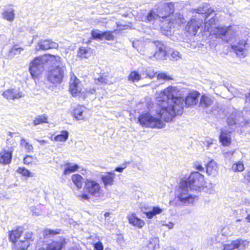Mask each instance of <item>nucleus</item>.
<instances>
[{
    "label": "nucleus",
    "instance_id": "c756f323",
    "mask_svg": "<svg viewBox=\"0 0 250 250\" xmlns=\"http://www.w3.org/2000/svg\"><path fill=\"white\" fill-rule=\"evenodd\" d=\"M69 133L66 130H62L60 134L56 135L54 141L56 142H65L68 138Z\"/></svg>",
    "mask_w": 250,
    "mask_h": 250
},
{
    "label": "nucleus",
    "instance_id": "6ab92c4d",
    "mask_svg": "<svg viewBox=\"0 0 250 250\" xmlns=\"http://www.w3.org/2000/svg\"><path fill=\"white\" fill-rule=\"evenodd\" d=\"M213 104V98L207 94H203L201 95L199 105L204 108H207L211 106Z\"/></svg>",
    "mask_w": 250,
    "mask_h": 250
},
{
    "label": "nucleus",
    "instance_id": "79ce46f5",
    "mask_svg": "<svg viewBox=\"0 0 250 250\" xmlns=\"http://www.w3.org/2000/svg\"><path fill=\"white\" fill-rule=\"evenodd\" d=\"M233 51L236 53V55L240 58H243L245 56V48H232Z\"/></svg>",
    "mask_w": 250,
    "mask_h": 250
},
{
    "label": "nucleus",
    "instance_id": "ddd939ff",
    "mask_svg": "<svg viewBox=\"0 0 250 250\" xmlns=\"http://www.w3.org/2000/svg\"><path fill=\"white\" fill-rule=\"evenodd\" d=\"M174 11V4L171 2H168L161 4L158 7L157 13H158L160 18L165 19L173 13Z\"/></svg>",
    "mask_w": 250,
    "mask_h": 250
},
{
    "label": "nucleus",
    "instance_id": "412c9836",
    "mask_svg": "<svg viewBox=\"0 0 250 250\" xmlns=\"http://www.w3.org/2000/svg\"><path fill=\"white\" fill-rule=\"evenodd\" d=\"M218 166L213 160L210 161L206 166V172L208 175H215L217 173Z\"/></svg>",
    "mask_w": 250,
    "mask_h": 250
},
{
    "label": "nucleus",
    "instance_id": "4be33fe9",
    "mask_svg": "<svg viewBox=\"0 0 250 250\" xmlns=\"http://www.w3.org/2000/svg\"><path fill=\"white\" fill-rule=\"evenodd\" d=\"M71 180L73 184L78 189H81L82 187L83 182V178L79 174H74L71 176Z\"/></svg>",
    "mask_w": 250,
    "mask_h": 250
},
{
    "label": "nucleus",
    "instance_id": "39448f33",
    "mask_svg": "<svg viewBox=\"0 0 250 250\" xmlns=\"http://www.w3.org/2000/svg\"><path fill=\"white\" fill-rule=\"evenodd\" d=\"M103 195V189L98 181L93 179H86L84 181L83 191L77 196L81 201H89L91 196L100 197Z\"/></svg>",
    "mask_w": 250,
    "mask_h": 250
},
{
    "label": "nucleus",
    "instance_id": "f03ea898",
    "mask_svg": "<svg viewBox=\"0 0 250 250\" xmlns=\"http://www.w3.org/2000/svg\"><path fill=\"white\" fill-rule=\"evenodd\" d=\"M23 231L24 228L22 226H16L8 231V239L12 243V250H27L34 241V234L30 231L25 232L23 239L19 240L22 235Z\"/></svg>",
    "mask_w": 250,
    "mask_h": 250
},
{
    "label": "nucleus",
    "instance_id": "423d86ee",
    "mask_svg": "<svg viewBox=\"0 0 250 250\" xmlns=\"http://www.w3.org/2000/svg\"><path fill=\"white\" fill-rule=\"evenodd\" d=\"M157 105V103L156 104ZM157 110L156 113L158 110V107L157 105ZM156 115H157L156 114ZM158 116V115H157ZM159 118H157L152 116L149 113H143L140 114L138 117V121L139 123L143 126L145 127H150L152 128H162L165 126V124L163 123L161 120H163L159 116Z\"/></svg>",
    "mask_w": 250,
    "mask_h": 250
},
{
    "label": "nucleus",
    "instance_id": "a18cd8bd",
    "mask_svg": "<svg viewBox=\"0 0 250 250\" xmlns=\"http://www.w3.org/2000/svg\"><path fill=\"white\" fill-rule=\"evenodd\" d=\"M193 167L199 171H202L204 170V167L197 161L193 163Z\"/></svg>",
    "mask_w": 250,
    "mask_h": 250
},
{
    "label": "nucleus",
    "instance_id": "3c124183",
    "mask_svg": "<svg viewBox=\"0 0 250 250\" xmlns=\"http://www.w3.org/2000/svg\"><path fill=\"white\" fill-rule=\"evenodd\" d=\"M232 246V245L231 243L230 244H225L224 245L223 250H233L234 249Z\"/></svg>",
    "mask_w": 250,
    "mask_h": 250
},
{
    "label": "nucleus",
    "instance_id": "de8ad7c7",
    "mask_svg": "<svg viewBox=\"0 0 250 250\" xmlns=\"http://www.w3.org/2000/svg\"><path fill=\"white\" fill-rule=\"evenodd\" d=\"M152 211L156 215L160 214L162 212V209L159 207H153Z\"/></svg>",
    "mask_w": 250,
    "mask_h": 250
},
{
    "label": "nucleus",
    "instance_id": "b1692460",
    "mask_svg": "<svg viewBox=\"0 0 250 250\" xmlns=\"http://www.w3.org/2000/svg\"><path fill=\"white\" fill-rule=\"evenodd\" d=\"M14 11L12 8L9 7L4 10L2 13V17L9 21H12L14 19Z\"/></svg>",
    "mask_w": 250,
    "mask_h": 250
},
{
    "label": "nucleus",
    "instance_id": "4c0bfd02",
    "mask_svg": "<svg viewBox=\"0 0 250 250\" xmlns=\"http://www.w3.org/2000/svg\"><path fill=\"white\" fill-rule=\"evenodd\" d=\"M92 37L95 39L103 40V32L99 30H93L91 32Z\"/></svg>",
    "mask_w": 250,
    "mask_h": 250
},
{
    "label": "nucleus",
    "instance_id": "58836bf2",
    "mask_svg": "<svg viewBox=\"0 0 250 250\" xmlns=\"http://www.w3.org/2000/svg\"><path fill=\"white\" fill-rule=\"evenodd\" d=\"M166 55V51L163 49V48H159L158 51L155 52L154 54V56L156 59H161L165 57Z\"/></svg>",
    "mask_w": 250,
    "mask_h": 250
},
{
    "label": "nucleus",
    "instance_id": "0eeeda50",
    "mask_svg": "<svg viewBox=\"0 0 250 250\" xmlns=\"http://www.w3.org/2000/svg\"><path fill=\"white\" fill-rule=\"evenodd\" d=\"M237 28V27L232 26L217 27L214 32L215 37L221 39L226 42H228L236 37Z\"/></svg>",
    "mask_w": 250,
    "mask_h": 250
},
{
    "label": "nucleus",
    "instance_id": "f704fd0d",
    "mask_svg": "<svg viewBox=\"0 0 250 250\" xmlns=\"http://www.w3.org/2000/svg\"><path fill=\"white\" fill-rule=\"evenodd\" d=\"M20 144L24 148L26 152L30 153L33 151L34 147L32 145L27 142L24 139L21 140Z\"/></svg>",
    "mask_w": 250,
    "mask_h": 250
},
{
    "label": "nucleus",
    "instance_id": "13d9d810",
    "mask_svg": "<svg viewBox=\"0 0 250 250\" xmlns=\"http://www.w3.org/2000/svg\"><path fill=\"white\" fill-rule=\"evenodd\" d=\"M110 215V213L109 212H105L104 214L105 217H107Z\"/></svg>",
    "mask_w": 250,
    "mask_h": 250
},
{
    "label": "nucleus",
    "instance_id": "5701e85b",
    "mask_svg": "<svg viewBox=\"0 0 250 250\" xmlns=\"http://www.w3.org/2000/svg\"><path fill=\"white\" fill-rule=\"evenodd\" d=\"M48 116L46 114L37 115L33 120V124L35 126L42 124H48Z\"/></svg>",
    "mask_w": 250,
    "mask_h": 250
},
{
    "label": "nucleus",
    "instance_id": "c85d7f7f",
    "mask_svg": "<svg viewBox=\"0 0 250 250\" xmlns=\"http://www.w3.org/2000/svg\"><path fill=\"white\" fill-rule=\"evenodd\" d=\"M39 47H58V44L49 39L41 40L38 42Z\"/></svg>",
    "mask_w": 250,
    "mask_h": 250
},
{
    "label": "nucleus",
    "instance_id": "0e129e2a",
    "mask_svg": "<svg viewBox=\"0 0 250 250\" xmlns=\"http://www.w3.org/2000/svg\"><path fill=\"white\" fill-rule=\"evenodd\" d=\"M175 54V53L173 52L172 54V56L174 55Z\"/></svg>",
    "mask_w": 250,
    "mask_h": 250
},
{
    "label": "nucleus",
    "instance_id": "7ed1b4c3",
    "mask_svg": "<svg viewBox=\"0 0 250 250\" xmlns=\"http://www.w3.org/2000/svg\"><path fill=\"white\" fill-rule=\"evenodd\" d=\"M50 56V54H46L43 56L37 57L30 62L28 70L31 78L35 81L41 78L44 67L47 68V65L51 66L53 61H55Z\"/></svg>",
    "mask_w": 250,
    "mask_h": 250
},
{
    "label": "nucleus",
    "instance_id": "7c9ffc66",
    "mask_svg": "<svg viewBox=\"0 0 250 250\" xmlns=\"http://www.w3.org/2000/svg\"><path fill=\"white\" fill-rule=\"evenodd\" d=\"M233 249L239 248L241 247L244 249L246 246L248 245L249 242L246 240H243L242 239H237L235 240L232 241L231 242Z\"/></svg>",
    "mask_w": 250,
    "mask_h": 250
},
{
    "label": "nucleus",
    "instance_id": "c9c22d12",
    "mask_svg": "<svg viewBox=\"0 0 250 250\" xmlns=\"http://www.w3.org/2000/svg\"><path fill=\"white\" fill-rule=\"evenodd\" d=\"M232 169L234 172H242L245 169L244 164L241 161L235 163L232 166Z\"/></svg>",
    "mask_w": 250,
    "mask_h": 250
},
{
    "label": "nucleus",
    "instance_id": "aec40b11",
    "mask_svg": "<svg viewBox=\"0 0 250 250\" xmlns=\"http://www.w3.org/2000/svg\"><path fill=\"white\" fill-rule=\"evenodd\" d=\"M193 11L200 14H206L205 18H207L209 16L212 15L214 11L210 10V7L209 4L205 3L197 9H193Z\"/></svg>",
    "mask_w": 250,
    "mask_h": 250
},
{
    "label": "nucleus",
    "instance_id": "6e6d98bb",
    "mask_svg": "<svg viewBox=\"0 0 250 250\" xmlns=\"http://www.w3.org/2000/svg\"><path fill=\"white\" fill-rule=\"evenodd\" d=\"M246 44H247V42H246V40H244L239 41V42L238 43V45H244V46Z\"/></svg>",
    "mask_w": 250,
    "mask_h": 250
},
{
    "label": "nucleus",
    "instance_id": "680f3d73",
    "mask_svg": "<svg viewBox=\"0 0 250 250\" xmlns=\"http://www.w3.org/2000/svg\"><path fill=\"white\" fill-rule=\"evenodd\" d=\"M42 49H50V47H48V48H42Z\"/></svg>",
    "mask_w": 250,
    "mask_h": 250
},
{
    "label": "nucleus",
    "instance_id": "f8f14e48",
    "mask_svg": "<svg viewBox=\"0 0 250 250\" xmlns=\"http://www.w3.org/2000/svg\"><path fill=\"white\" fill-rule=\"evenodd\" d=\"M202 23V20L196 17V16H193L187 24L185 30L189 34L195 36Z\"/></svg>",
    "mask_w": 250,
    "mask_h": 250
},
{
    "label": "nucleus",
    "instance_id": "cd10ccee",
    "mask_svg": "<svg viewBox=\"0 0 250 250\" xmlns=\"http://www.w3.org/2000/svg\"><path fill=\"white\" fill-rule=\"evenodd\" d=\"M91 53L90 48H79L77 56L80 58H87Z\"/></svg>",
    "mask_w": 250,
    "mask_h": 250
},
{
    "label": "nucleus",
    "instance_id": "c03bdc74",
    "mask_svg": "<svg viewBox=\"0 0 250 250\" xmlns=\"http://www.w3.org/2000/svg\"><path fill=\"white\" fill-rule=\"evenodd\" d=\"M243 182L245 184L250 183V169L247 170L243 175Z\"/></svg>",
    "mask_w": 250,
    "mask_h": 250
},
{
    "label": "nucleus",
    "instance_id": "72a5a7b5",
    "mask_svg": "<svg viewBox=\"0 0 250 250\" xmlns=\"http://www.w3.org/2000/svg\"><path fill=\"white\" fill-rule=\"evenodd\" d=\"M61 232V229H45L43 230V234L44 237H46L49 235H56L60 234Z\"/></svg>",
    "mask_w": 250,
    "mask_h": 250
},
{
    "label": "nucleus",
    "instance_id": "49530a36",
    "mask_svg": "<svg viewBox=\"0 0 250 250\" xmlns=\"http://www.w3.org/2000/svg\"><path fill=\"white\" fill-rule=\"evenodd\" d=\"M97 80L101 83L106 84L107 83V79L106 77L104 75H101Z\"/></svg>",
    "mask_w": 250,
    "mask_h": 250
},
{
    "label": "nucleus",
    "instance_id": "20e7f679",
    "mask_svg": "<svg viewBox=\"0 0 250 250\" xmlns=\"http://www.w3.org/2000/svg\"><path fill=\"white\" fill-rule=\"evenodd\" d=\"M50 57L53 58L55 61H53L51 66L47 65L46 79L52 83H60L62 81L64 74V69L60 66L61 58L59 56L52 55H50Z\"/></svg>",
    "mask_w": 250,
    "mask_h": 250
},
{
    "label": "nucleus",
    "instance_id": "2eb2a0df",
    "mask_svg": "<svg viewBox=\"0 0 250 250\" xmlns=\"http://www.w3.org/2000/svg\"><path fill=\"white\" fill-rule=\"evenodd\" d=\"M231 132L226 130H221L219 136V141L224 146H229L232 142Z\"/></svg>",
    "mask_w": 250,
    "mask_h": 250
},
{
    "label": "nucleus",
    "instance_id": "bb28decb",
    "mask_svg": "<svg viewBox=\"0 0 250 250\" xmlns=\"http://www.w3.org/2000/svg\"><path fill=\"white\" fill-rule=\"evenodd\" d=\"M73 115L78 120H82L85 119L83 110L80 106H77L73 109Z\"/></svg>",
    "mask_w": 250,
    "mask_h": 250
},
{
    "label": "nucleus",
    "instance_id": "f257e3e1",
    "mask_svg": "<svg viewBox=\"0 0 250 250\" xmlns=\"http://www.w3.org/2000/svg\"><path fill=\"white\" fill-rule=\"evenodd\" d=\"M176 88L168 86L161 91L157 99L158 116L166 122H171L177 116H181L184 110L183 103L186 106H192L198 102L200 93L196 90L189 92L185 100L180 96H175Z\"/></svg>",
    "mask_w": 250,
    "mask_h": 250
},
{
    "label": "nucleus",
    "instance_id": "09e8293b",
    "mask_svg": "<svg viewBox=\"0 0 250 250\" xmlns=\"http://www.w3.org/2000/svg\"><path fill=\"white\" fill-rule=\"evenodd\" d=\"M95 250H103V246L101 242H98L96 243L94 245Z\"/></svg>",
    "mask_w": 250,
    "mask_h": 250
},
{
    "label": "nucleus",
    "instance_id": "2f4dec72",
    "mask_svg": "<svg viewBox=\"0 0 250 250\" xmlns=\"http://www.w3.org/2000/svg\"><path fill=\"white\" fill-rule=\"evenodd\" d=\"M127 79L132 83L138 82L141 79V75L138 71L134 70L129 73Z\"/></svg>",
    "mask_w": 250,
    "mask_h": 250
},
{
    "label": "nucleus",
    "instance_id": "8fccbe9b",
    "mask_svg": "<svg viewBox=\"0 0 250 250\" xmlns=\"http://www.w3.org/2000/svg\"><path fill=\"white\" fill-rule=\"evenodd\" d=\"M144 213L146 214V217L148 219H151L154 216H155V215L152 210L147 212H144Z\"/></svg>",
    "mask_w": 250,
    "mask_h": 250
},
{
    "label": "nucleus",
    "instance_id": "393cba45",
    "mask_svg": "<svg viewBox=\"0 0 250 250\" xmlns=\"http://www.w3.org/2000/svg\"><path fill=\"white\" fill-rule=\"evenodd\" d=\"M215 16H213V17L211 18L209 20L206 21L205 23V29L209 32H212L213 34L215 35V30L217 28H214L213 29V26L215 24L216 21V19L215 18Z\"/></svg>",
    "mask_w": 250,
    "mask_h": 250
},
{
    "label": "nucleus",
    "instance_id": "864d4df0",
    "mask_svg": "<svg viewBox=\"0 0 250 250\" xmlns=\"http://www.w3.org/2000/svg\"><path fill=\"white\" fill-rule=\"evenodd\" d=\"M178 21H177V22L179 23H183L184 22V18H183V17L182 15H181L180 14H178Z\"/></svg>",
    "mask_w": 250,
    "mask_h": 250
},
{
    "label": "nucleus",
    "instance_id": "052dcab7",
    "mask_svg": "<svg viewBox=\"0 0 250 250\" xmlns=\"http://www.w3.org/2000/svg\"><path fill=\"white\" fill-rule=\"evenodd\" d=\"M232 47H238L237 46H236L235 45H231Z\"/></svg>",
    "mask_w": 250,
    "mask_h": 250
},
{
    "label": "nucleus",
    "instance_id": "9b49d317",
    "mask_svg": "<svg viewBox=\"0 0 250 250\" xmlns=\"http://www.w3.org/2000/svg\"><path fill=\"white\" fill-rule=\"evenodd\" d=\"M67 244L66 239L60 237L58 240H53L48 243L45 247H40L37 250H62Z\"/></svg>",
    "mask_w": 250,
    "mask_h": 250
},
{
    "label": "nucleus",
    "instance_id": "e433bc0d",
    "mask_svg": "<svg viewBox=\"0 0 250 250\" xmlns=\"http://www.w3.org/2000/svg\"><path fill=\"white\" fill-rule=\"evenodd\" d=\"M36 158L29 155H26L23 159V163L26 165H30L35 164Z\"/></svg>",
    "mask_w": 250,
    "mask_h": 250
},
{
    "label": "nucleus",
    "instance_id": "37998d69",
    "mask_svg": "<svg viewBox=\"0 0 250 250\" xmlns=\"http://www.w3.org/2000/svg\"><path fill=\"white\" fill-rule=\"evenodd\" d=\"M103 40L105 39L106 40H113L114 39V36L112 34V32L110 31H106L103 32Z\"/></svg>",
    "mask_w": 250,
    "mask_h": 250
},
{
    "label": "nucleus",
    "instance_id": "5fc2aeb1",
    "mask_svg": "<svg viewBox=\"0 0 250 250\" xmlns=\"http://www.w3.org/2000/svg\"><path fill=\"white\" fill-rule=\"evenodd\" d=\"M153 43L154 45L156 46V47H161L162 46L164 45L162 42L159 41L154 42Z\"/></svg>",
    "mask_w": 250,
    "mask_h": 250
},
{
    "label": "nucleus",
    "instance_id": "dca6fc26",
    "mask_svg": "<svg viewBox=\"0 0 250 250\" xmlns=\"http://www.w3.org/2000/svg\"><path fill=\"white\" fill-rule=\"evenodd\" d=\"M13 148L11 147L10 150H2L0 152V164L2 165L9 164L12 160Z\"/></svg>",
    "mask_w": 250,
    "mask_h": 250
},
{
    "label": "nucleus",
    "instance_id": "9d476101",
    "mask_svg": "<svg viewBox=\"0 0 250 250\" xmlns=\"http://www.w3.org/2000/svg\"><path fill=\"white\" fill-rule=\"evenodd\" d=\"M83 84L81 81L74 75L71 76L68 90L73 97H76L82 93Z\"/></svg>",
    "mask_w": 250,
    "mask_h": 250
},
{
    "label": "nucleus",
    "instance_id": "a211bd4d",
    "mask_svg": "<svg viewBox=\"0 0 250 250\" xmlns=\"http://www.w3.org/2000/svg\"><path fill=\"white\" fill-rule=\"evenodd\" d=\"M115 174L114 172H106L104 175L101 176V179L105 188L111 186L114 184Z\"/></svg>",
    "mask_w": 250,
    "mask_h": 250
},
{
    "label": "nucleus",
    "instance_id": "bf43d9fd",
    "mask_svg": "<svg viewBox=\"0 0 250 250\" xmlns=\"http://www.w3.org/2000/svg\"><path fill=\"white\" fill-rule=\"evenodd\" d=\"M169 250H176V249L173 248H171Z\"/></svg>",
    "mask_w": 250,
    "mask_h": 250
},
{
    "label": "nucleus",
    "instance_id": "6e6552de",
    "mask_svg": "<svg viewBox=\"0 0 250 250\" xmlns=\"http://www.w3.org/2000/svg\"><path fill=\"white\" fill-rule=\"evenodd\" d=\"M181 182H186V186L189 188L197 190L203 186L204 178V176L199 172H193L188 178Z\"/></svg>",
    "mask_w": 250,
    "mask_h": 250
},
{
    "label": "nucleus",
    "instance_id": "603ef678",
    "mask_svg": "<svg viewBox=\"0 0 250 250\" xmlns=\"http://www.w3.org/2000/svg\"><path fill=\"white\" fill-rule=\"evenodd\" d=\"M123 165V167H116L115 168V171L119 172H122L123 170L126 167V164H124Z\"/></svg>",
    "mask_w": 250,
    "mask_h": 250
},
{
    "label": "nucleus",
    "instance_id": "a878e982",
    "mask_svg": "<svg viewBox=\"0 0 250 250\" xmlns=\"http://www.w3.org/2000/svg\"><path fill=\"white\" fill-rule=\"evenodd\" d=\"M66 167L63 170V174L64 175L69 174L71 173L77 171L79 169V166L76 164L72 165L70 163H66L65 164Z\"/></svg>",
    "mask_w": 250,
    "mask_h": 250
},
{
    "label": "nucleus",
    "instance_id": "473e14b6",
    "mask_svg": "<svg viewBox=\"0 0 250 250\" xmlns=\"http://www.w3.org/2000/svg\"><path fill=\"white\" fill-rule=\"evenodd\" d=\"M17 172L19 174L26 177H31L34 176V174L30 172L28 169L24 167H19L17 169Z\"/></svg>",
    "mask_w": 250,
    "mask_h": 250
},
{
    "label": "nucleus",
    "instance_id": "ea45409f",
    "mask_svg": "<svg viewBox=\"0 0 250 250\" xmlns=\"http://www.w3.org/2000/svg\"><path fill=\"white\" fill-rule=\"evenodd\" d=\"M159 18L158 13L156 14L153 11H150L146 16V20L148 21H151Z\"/></svg>",
    "mask_w": 250,
    "mask_h": 250
},
{
    "label": "nucleus",
    "instance_id": "a19ab883",
    "mask_svg": "<svg viewBox=\"0 0 250 250\" xmlns=\"http://www.w3.org/2000/svg\"><path fill=\"white\" fill-rule=\"evenodd\" d=\"M157 79L159 80H164L166 81H168L170 80H172L173 78L170 76L167 75L165 73H160L157 75Z\"/></svg>",
    "mask_w": 250,
    "mask_h": 250
},
{
    "label": "nucleus",
    "instance_id": "e2e57ef3",
    "mask_svg": "<svg viewBox=\"0 0 250 250\" xmlns=\"http://www.w3.org/2000/svg\"><path fill=\"white\" fill-rule=\"evenodd\" d=\"M241 221V220H240V219H237V221Z\"/></svg>",
    "mask_w": 250,
    "mask_h": 250
},
{
    "label": "nucleus",
    "instance_id": "4468645a",
    "mask_svg": "<svg viewBox=\"0 0 250 250\" xmlns=\"http://www.w3.org/2000/svg\"><path fill=\"white\" fill-rule=\"evenodd\" d=\"M2 96L7 100H15L21 98L24 96L22 91H16L13 88L7 89L2 92Z\"/></svg>",
    "mask_w": 250,
    "mask_h": 250
},
{
    "label": "nucleus",
    "instance_id": "1a4fd4ad",
    "mask_svg": "<svg viewBox=\"0 0 250 250\" xmlns=\"http://www.w3.org/2000/svg\"><path fill=\"white\" fill-rule=\"evenodd\" d=\"M179 187V194L178 195V200L185 204L192 203L195 197L188 194L189 188L186 186V182H180Z\"/></svg>",
    "mask_w": 250,
    "mask_h": 250
},
{
    "label": "nucleus",
    "instance_id": "f3484780",
    "mask_svg": "<svg viewBox=\"0 0 250 250\" xmlns=\"http://www.w3.org/2000/svg\"><path fill=\"white\" fill-rule=\"evenodd\" d=\"M127 218L129 223L135 228L137 229L142 228L145 225V221L138 218L135 213L129 215Z\"/></svg>",
    "mask_w": 250,
    "mask_h": 250
},
{
    "label": "nucleus",
    "instance_id": "4d7b16f0",
    "mask_svg": "<svg viewBox=\"0 0 250 250\" xmlns=\"http://www.w3.org/2000/svg\"><path fill=\"white\" fill-rule=\"evenodd\" d=\"M246 219H247V221H248V222H250V214H248V215L247 216V217H246Z\"/></svg>",
    "mask_w": 250,
    "mask_h": 250
}]
</instances>
